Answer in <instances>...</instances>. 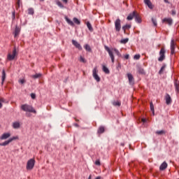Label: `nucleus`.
<instances>
[{"mask_svg":"<svg viewBox=\"0 0 179 179\" xmlns=\"http://www.w3.org/2000/svg\"><path fill=\"white\" fill-rule=\"evenodd\" d=\"M124 59H129V55H124Z\"/></svg>","mask_w":179,"mask_h":179,"instance_id":"8fccbe9b","label":"nucleus"},{"mask_svg":"<svg viewBox=\"0 0 179 179\" xmlns=\"http://www.w3.org/2000/svg\"><path fill=\"white\" fill-rule=\"evenodd\" d=\"M16 8H20V0H17L16 3Z\"/></svg>","mask_w":179,"mask_h":179,"instance_id":"37998d69","label":"nucleus"},{"mask_svg":"<svg viewBox=\"0 0 179 179\" xmlns=\"http://www.w3.org/2000/svg\"><path fill=\"white\" fill-rule=\"evenodd\" d=\"M150 110L153 115H155V106L153 105V102H150Z\"/></svg>","mask_w":179,"mask_h":179,"instance_id":"2f4dec72","label":"nucleus"},{"mask_svg":"<svg viewBox=\"0 0 179 179\" xmlns=\"http://www.w3.org/2000/svg\"><path fill=\"white\" fill-rule=\"evenodd\" d=\"M115 29L117 32L121 31V20L120 18H117L115 22Z\"/></svg>","mask_w":179,"mask_h":179,"instance_id":"423d86ee","label":"nucleus"},{"mask_svg":"<svg viewBox=\"0 0 179 179\" xmlns=\"http://www.w3.org/2000/svg\"><path fill=\"white\" fill-rule=\"evenodd\" d=\"M112 51H114L117 57H121V53H120V51L117 48H113Z\"/></svg>","mask_w":179,"mask_h":179,"instance_id":"c756f323","label":"nucleus"},{"mask_svg":"<svg viewBox=\"0 0 179 179\" xmlns=\"http://www.w3.org/2000/svg\"><path fill=\"white\" fill-rule=\"evenodd\" d=\"M102 71H103L105 73H107V74L110 73V70L106 66H103Z\"/></svg>","mask_w":179,"mask_h":179,"instance_id":"c85d7f7f","label":"nucleus"},{"mask_svg":"<svg viewBox=\"0 0 179 179\" xmlns=\"http://www.w3.org/2000/svg\"><path fill=\"white\" fill-rule=\"evenodd\" d=\"M128 29H131L130 24H126L122 27V30L124 31V34L126 33L127 30H128Z\"/></svg>","mask_w":179,"mask_h":179,"instance_id":"393cba45","label":"nucleus"},{"mask_svg":"<svg viewBox=\"0 0 179 179\" xmlns=\"http://www.w3.org/2000/svg\"><path fill=\"white\" fill-rule=\"evenodd\" d=\"M10 133H4L1 136L0 139L1 141H3V139H8V138H10Z\"/></svg>","mask_w":179,"mask_h":179,"instance_id":"dca6fc26","label":"nucleus"},{"mask_svg":"<svg viewBox=\"0 0 179 179\" xmlns=\"http://www.w3.org/2000/svg\"><path fill=\"white\" fill-rule=\"evenodd\" d=\"M165 100L167 105L171 104V96H170V94H166L165 96Z\"/></svg>","mask_w":179,"mask_h":179,"instance_id":"f3484780","label":"nucleus"},{"mask_svg":"<svg viewBox=\"0 0 179 179\" xmlns=\"http://www.w3.org/2000/svg\"><path fill=\"white\" fill-rule=\"evenodd\" d=\"M122 146H124V144H122Z\"/></svg>","mask_w":179,"mask_h":179,"instance_id":"052dcab7","label":"nucleus"},{"mask_svg":"<svg viewBox=\"0 0 179 179\" xmlns=\"http://www.w3.org/2000/svg\"><path fill=\"white\" fill-rule=\"evenodd\" d=\"M21 110H22V111H25L26 113H33L34 114H36L37 113L33 106L28 104L22 105Z\"/></svg>","mask_w":179,"mask_h":179,"instance_id":"f257e3e1","label":"nucleus"},{"mask_svg":"<svg viewBox=\"0 0 179 179\" xmlns=\"http://www.w3.org/2000/svg\"><path fill=\"white\" fill-rule=\"evenodd\" d=\"M5 79H6V73L5 72V70L3 69L2 71V76H1V85H3V82H5Z\"/></svg>","mask_w":179,"mask_h":179,"instance_id":"412c9836","label":"nucleus"},{"mask_svg":"<svg viewBox=\"0 0 179 179\" xmlns=\"http://www.w3.org/2000/svg\"><path fill=\"white\" fill-rule=\"evenodd\" d=\"M16 57V48H14L13 50V53H8L7 55V59L8 61H13L15 59V57Z\"/></svg>","mask_w":179,"mask_h":179,"instance_id":"39448f33","label":"nucleus"},{"mask_svg":"<svg viewBox=\"0 0 179 179\" xmlns=\"http://www.w3.org/2000/svg\"><path fill=\"white\" fill-rule=\"evenodd\" d=\"M26 82V80H24V79H22L19 80V83H21V85H23V83H24Z\"/></svg>","mask_w":179,"mask_h":179,"instance_id":"49530a36","label":"nucleus"},{"mask_svg":"<svg viewBox=\"0 0 179 179\" xmlns=\"http://www.w3.org/2000/svg\"><path fill=\"white\" fill-rule=\"evenodd\" d=\"M128 41H129V38H124V39H122V40L120 41V43H121L122 44H127V43H128Z\"/></svg>","mask_w":179,"mask_h":179,"instance_id":"f704fd0d","label":"nucleus"},{"mask_svg":"<svg viewBox=\"0 0 179 179\" xmlns=\"http://www.w3.org/2000/svg\"><path fill=\"white\" fill-rule=\"evenodd\" d=\"M166 59V49L164 48H162L159 51V57L158 58V61L159 62H163Z\"/></svg>","mask_w":179,"mask_h":179,"instance_id":"7ed1b4c3","label":"nucleus"},{"mask_svg":"<svg viewBox=\"0 0 179 179\" xmlns=\"http://www.w3.org/2000/svg\"><path fill=\"white\" fill-rule=\"evenodd\" d=\"M152 22L154 24V26H157V21H156V20H155L154 18H152Z\"/></svg>","mask_w":179,"mask_h":179,"instance_id":"79ce46f5","label":"nucleus"},{"mask_svg":"<svg viewBox=\"0 0 179 179\" xmlns=\"http://www.w3.org/2000/svg\"><path fill=\"white\" fill-rule=\"evenodd\" d=\"M106 131V129L104 128L103 126H101L99 127V128L98 129V134H104V131Z\"/></svg>","mask_w":179,"mask_h":179,"instance_id":"5701e85b","label":"nucleus"},{"mask_svg":"<svg viewBox=\"0 0 179 179\" xmlns=\"http://www.w3.org/2000/svg\"><path fill=\"white\" fill-rule=\"evenodd\" d=\"M13 127L14 128V129H17L20 128V123H19L18 122H13Z\"/></svg>","mask_w":179,"mask_h":179,"instance_id":"4be33fe9","label":"nucleus"},{"mask_svg":"<svg viewBox=\"0 0 179 179\" xmlns=\"http://www.w3.org/2000/svg\"><path fill=\"white\" fill-rule=\"evenodd\" d=\"M76 121H79V120H76Z\"/></svg>","mask_w":179,"mask_h":179,"instance_id":"680f3d73","label":"nucleus"},{"mask_svg":"<svg viewBox=\"0 0 179 179\" xmlns=\"http://www.w3.org/2000/svg\"><path fill=\"white\" fill-rule=\"evenodd\" d=\"M17 136H14L13 138H9L8 141H4L3 143H1V146H6L8 144L10 143V142H13V141H16L17 139Z\"/></svg>","mask_w":179,"mask_h":179,"instance_id":"9d476101","label":"nucleus"},{"mask_svg":"<svg viewBox=\"0 0 179 179\" xmlns=\"http://www.w3.org/2000/svg\"><path fill=\"white\" fill-rule=\"evenodd\" d=\"M72 44L76 47V48H78L80 51H82V46L78 43V41L75 40H72Z\"/></svg>","mask_w":179,"mask_h":179,"instance_id":"f8f14e48","label":"nucleus"},{"mask_svg":"<svg viewBox=\"0 0 179 179\" xmlns=\"http://www.w3.org/2000/svg\"><path fill=\"white\" fill-rule=\"evenodd\" d=\"M13 19H15V12L13 13Z\"/></svg>","mask_w":179,"mask_h":179,"instance_id":"5fc2aeb1","label":"nucleus"},{"mask_svg":"<svg viewBox=\"0 0 179 179\" xmlns=\"http://www.w3.org/2000/svg\"><path fill=\"white\" fill-rule=\"evenodd\" d=\"M167 164H166V162H164L162 164H161V166H159V170L161 171H163L164 170H166V169H167Z\"/></svg>","mask_w":179,"mask_h":179,"instance_id":"6ab92c4d","label":"nucleus"},{"mask_svg":"<svg viewBox=\"0 0 179 179\" xmlns=\"http://www.w3.org/2000/svg\"><path fill=\"white\" fill-rule=\"evenodd\" d=\"M174 86H175V90L176 93H179V81L178 80H175Z\"/></svg>","mask_w":179,"mask_h":179,"instance_id":"a211bd4d","label":"nucleus"},{"mask_svg":"<svg viewBox=\"0 0 179 179\" xmlns=\"http://www.w3.org/2000/svg\"><path fill=\"white\" fill-rule=\"evenodd\" d=\"M75 127H79V124H78L77 123L74 124Z\"/></svg>","mask_w":179,"mask_h":179,"instance_id":"864d4df0","label":"nucleus"},{"mask_svg":"<svg viewBox=\"0 0 179 179\" xmlns=\"http://www.w3.org/2000/svg\"><path fill=\"white\" fill-rule=\"evenodd\" d=\"M92 76L96 82H100V76H99V75L97 74V67L94 68V69L92 70Z\"/></svg>","mask_w":179,"mask_h":179,"instance_id":"0eeeda50","label":"nucleus"},{"mask_svg":"<svg viewBox=\"0 0 179 179\" xmlns=\"http://www.w3.org/2000/svg\"><path fill=\"white\" fill-rule=\"evenodd\" d=\"M176 10H171V15L172 16H176Z\"/></svg>","mask_w":179,"mask_h":179,"instance_id":"a18cd8bd","label":"nucleus"},{"mask_svg":"<svg viewBox=\"0 0 179 179\" xmlns=\"http://www.w3.org/2000/svg\"><path fill=\"white\" fill-rule=\"evenodd\" d=\"M62 2H64V3H68V0H62Z\"/></svg>","mask_w":179,"mask_h":179,"instance_id":"603ef678","label":"nucleus"},{"mask_svg":"<svg viewBox=\"0 0 179 179\" xmlns=\"http://www.w3.org/2000/svg\"><path fill=\"white\" fill-rule=\"evenodd\" d=\"M144 3H145L150 9H153L154 6L150 0H144Z\"/></svg>","mask_w":179,"mask_h":179,"instance_id":"ddd939ff","label":"nucleus"},{"mask_svg":"<svg viewBox=\"0 0 179 179\" xmlns=\"http://www.w3.org/2000/svg\"><path fill=\"white\" fill-rule=\"evenodd\" d=\"M85 48L86 51H88V52H92V48H90V45H85Z\"/></svg>","mask_w":179,"mask_h":179,"instance_id":"c9c22d12","label":"nucleus"},{"mask_svg":"<svg viewBox=\"0 0 179 179\" xmlns=\"http://www.w3.org/2000/svg\"><path fill=\"white\" fill-rule=\"evenodd\" d=\"M141 121H142V122H146V119L143 118V119H141Z\"/></svg>","mask_w":179,"mask_h":179,"instance_id":"3c124183","label":"nucleus"},{"mask_svg":"<svg viewBox=\"0 0 179 179\" xmlns=\"http://www.w3.org/2000/svg\"><path fill=\"white\" fill-rule=\"evenodd\" d=\"M28 14L29 15H34V9L33 8H29L28 9Z\"/></svg>","mask_w":179,"mask_h":179,"instance_id":"72a5a7b5","label":"nucleus"},{"mask_svg":"<svg viewBox=\"0 0 179 179\" xmlns=\"http://www.w3.org/2000/svg\"><path fill=\"white\" fill-rule=\"evenodd\" d=\"M31 99H36V94L31 93Z\"/></svg>","mask_w":179,"mask_h":179,"instance_id":"de8ad7c7","label":"nucleus"},{"mask_svg":"<svg viewBox=\"0 0 179 179\" xmlns=\"http://www.w3.org/2000/svg\"><path fill=\"white\" fill-rule=\"evenodd\" d=\"M137 71L140 75H145V70L139 66H137Z\"/></svg>","mask_w":179,"mask_h":179,"instance_id":"aec40b11","label":"nucleus"},{"mask_svg":"<svg viewBox=\"0 0 179 179\" xmlns=\"http://www.w3.org/2000/svg\"><path fill=\"white\" fill-rule=\"evenodd\" d=\"M105 50L109 54L111 61H112L113 64H114L115 57H114V54L113 53V50H110V48H108V46H105Z\"/></svg>","mask_w":179,"mask_h":179,"instance_id":"6e6552de","label":"nucleus"},{"mask_svg":"<svg viewBox=\"0 0 179 179\" xmlns=\"http://www.w3.org/2000/svg\"><path fill=\"white\" fill-rule=\"evenodd\" d=\"M41 76H43V74L39 73H36L35 75H33L31 78H33V79H38V78H41Z\"/></svg>","mask_w":179,"mask_h":179,"instance_id":"cd10ccee","label":"nucleus"},{"mask_svg":"<svg viewBox=\"0 0 179 179\" xmlns=\"http://www.w3.org/2000/svg\"><path fill=\"white\" fill-rule=\"evenodd\" d=\"M136 15V11L135 10L129 13V15L127 17V20H132V19L135 17Z\"/></svg>","mask_w":179,"mask_h":179,"instance_id":"4468645a","label":"nucleus"},{"mask_svg":"<svg viewBox=\"0 0 179 179\" xmlns=\"http://www.w3.org/2000/svg\"><path fill=\"white\" fill-rule=\"evenodd\" d=\"M95 164H96V166H100V160H96L95 162Z\"/></svg>","mask_w":179,"mask_h":179,"instance_id":"09e8293b","label":"nucleus"},{"mask_svg":"<svg viewBox=\"0 0 179 179\" xmlns=\"http://www.w3.org/2000/svg\"><path fill=\"white\" fill-rule=\"evenodd\" d=\"M73 20L74 23H76V24H80V21L78 18L74 17L73 19Z\"/></svg>","mask_w":179,"mask_h":179,"instance_id":"4c0bfd02","label":"nucleus"},{"mask_svg":"<svg viewBox=\"0 0 179 179\" xmlns=\"http://www.w3.org/2000/svg\"><path fill=\"white\" fill-rule=\"evenodd\" d=\"M79 61H80V62H83V64H86V59H85L83 58V57H82V56L80 57Z\"/></svg>","mask_w":179,"mask_h":179,"instance_id":"58836bf2","label":"nucleus"},{"mask_svg":"<svg viewBox=\"0 0 179 179\" xmlns=\"http://www.w3.org/2000/svg\"><path fill=\"white\" fill-rule=\"evenodd\" d=\"M34 164H36V160L34 159H30L27 163V170H33L34 169Z\"/></svg>","mask_w":179,"mask_h":179,"instance_id":"20e7f679","label":"nucleus"},{"mask_svg":"<svg viewBox=\"0 0 179 179\" xmlns=\"http://www.w3.org/2000/svg\"><path fill=\"white\" fill-rule=\"evenodd\" d=\"M57 5H58L59 8H64V5L62 4V3H61V1H57Z\"/></svg>","mask_w":179,"mask_h":179,"instance_id":"a19ab883","label":"nucleus"},{"mask_svg":"<svg viewBox=\"0 0 179 179\" xmlns=\"http://www.w3.org/2000/svg\"><path fill=\"white\" fill-rule=\"evenodd\" d=\"M40 2H44V0H39Z\"/></svg>","mask_w":179,"mask_h":179,"instance_id":"4d7b16f0","label":"nucleus"},{"mask_svg":"<svg viewBox=\"0 0 179 179\" xmlns=\"http://www.w3.org/2000/svg\"><path fill=\"white\" fill-rule=\"evenodd\" d=\"M165 2H169L167 0H165Z\"/></svg>","mask_w":179,"mask_h":179,"instance_id":"bf43d9fd","label":"nucleus"},{"mask_svg":"<svg viewBox=\"0 0 179 179\" xmlns=\"http://www.w3.org/2000/svg\"><path fill=\"white\" fill-rule=\"evenodd\" d=\"M65 20L67 22L68 24H70V26H75V24L72 20H71L68 17H65Z\"/></svg>","mask_w":179,"mask_h":179,"instance_id":"b1692460","label":"nucleus"},{"mask_svg":"<svg viewBox=\"0 0 179 179\" xmlns=\"http://www.w3.org/2000/svg\"><path fill=\"white\" fill-rule=\"evenodd\" d=\"M20 33V28H19L17 26H16L15 29V37H17L18 34Z\"/></svg>","mask_w":179,"mask_h":179,"instance_id":"bb28decb","label":"nucleus"},{"mask_svg":"<svg viewBox=\"0 0 179 179\" xmlns=\"http://www.w3.org/2000/svg\"><path fill=\"white\" fill-rule=\"evenodd\" d=\"M0 146H2V143H0Z\"/></svg>","mask_w":179,"mask_h":179,"instance_id":"13d9d810","label":"nucleus"},{"mask_svg":"<svg viewBox=\"0 0 179 179\" xmlns=\"http://www.w3.org/2000/svg\"><path fill=\"white\" fill-rule=\"evenodd\" d=\"M3 99H0V108H2V103H3Z\"/></svg>","mask_w":179,"mask_h":179,"instance_id":"c03bdc74","label":"nucleus"},{"mask_svg":"<svg viewBox=\"0 0 179 179\" xmlns=\"http://www.w3.org/2000/svg\"><path fill=\"white\" fill-rule=\"evenodd\" d=\"M177 47V40L171 39V55L176 54V48Z\"/></svg>","mask_w":179,"mask_h":179,"instance_id":"f03ea898","label":"nucleus"},{"mask_svg":"<svg viewBox=\"0 0 179 179\" xmlns=\"http://www.w3.org/2000/svg\"><path fill=\"white\" fill-rule=\"evenodd\" d=\"M127 78L129 79V85H135V78H134V76L131 73H127Z\"/></svg>","mask_w":179,"mask_h":179,"instance_id":"1a4fd4ad","label":"nucleus"},{"mask_svg":"<svg viewBox=\"0 0 179 179\" xmlns=\"http://www.w3.org/2000/svg\"><path fill=\"white\" fill-rule=\"evenodd\" d=\"M141 59V55H135L134 56V59Z\"/></svg>","mask_w":179,"mask_h":179,"instance_id":"ea45409f","label":"nucleus"},{"mask_svg":"<svg viewBox=\"0 0 179 179\" xmlns=\"http://www.w3.org/2000/svg\"><path fill=\"white\" fill-rule=\"evenodd\" d=\"M166 69V66L164 65L161 67L159 71V75H162V73H163V72H164V69Z\"/></svg>","mask_w":179,"mask_h":179,"instance_id":"e433bc0d","label":"nucleus"},{"mask_svg":"<svg viewBox=\"0 0 179 179\" xmlns=\"http://www.w3.org/2000/svg\"><path fill=\"white\" fill-rule=\"evenodd\" d=\"M87 27H88L90 31H93V27H92V24L89 22H87Z\"/></svg>","mask_w":179,"mask_h":179,"instance_id":"473e14b6","label":"nucleus"},{"mask_svg":"<svg viewBox=\"0 0 179 179\" xmlns=\"http://www.w3.org/2000/svg\"><path fill=\"white\" fill-rule=\"evenodd\" d=\"M162 23H165V24H169V26H171V24H173V19L171 17H165L162 20Z\"/></svg>","mask_w":179,"mask_h":179,"instance_id":"9b49d317","label":"nucleus"},{"mask_svg":"<svg viewBox=\"0 0 179 179\" xmlns=\"http://www.w3.org/2000/svg\"><path fill=\"white\" fill-rule=\"evenodd\" d=\"M88 179H92V175H90Z\"/></svg>","mask_w":179,"mask_h":179,"instance_id":"6e6d98bb","label":"nucleus"},{"mask_svg":"<svg viewBox=\"0 0 179 179\" xmlns=\"http://www.w3.org/2000/svg\"><path fill=\"white\" fill-rule=\"evenodd\" d=\"M157 135H166V131L165 130H159L155 132Z\"/></svg>","mask_w":179,"mask_h":179,"instance_id":"a878e982","label":"nucleus"},{"mask_svg":"<svg viewBox=\"0 0 179 179\" xmlns=\"http://www.w3.org/2000/svg\"><path fill=\"white\" fill-rule=\"evenodd\" d=\"M134 19L137 23H142V18H141V16L139 15V14L137 12L136 13Z\"/></svg>","mask_w":179,"mask_h":179,"instance_id":"2eb2a0df","label":"nucleus"},{"mask_svg":"<svg viewBox=\"0 0 179 179\" xmlns=\"http://www.w3.org/2000/svg\"><path fill=\"white\" fill-rule=\"evenodd\" d=\"M113 105L115 106V107H117V106L120 107V106H121V102H120V101H113Z\"/></svg>","mask_w":179,"mask_h":179,"instance_id":"7c9ffc66","label":"nucleus"}]
</instances>
